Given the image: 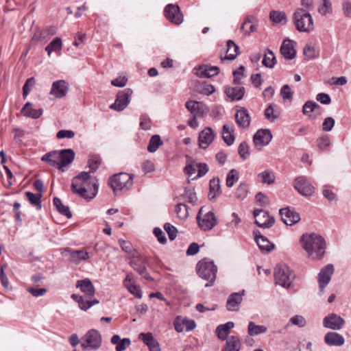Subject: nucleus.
<instances>
[{"mask_svg":"<svg viewBox=\"0 0 351 351\" xmlns=\"http://www.w3.org/2000/svg\"><path fill=\"white\" fill-rule=\"evenodd\" d=\"M75 286L77 288H79L80 291L86 296L92 297L95 293V289L92 282L88 278L77 280L76 282Z\"/></svg>","mask_w":351,"mask_h":351,"instance_id":"30","label":"nucleus"},{"mask_svg":"<svg viewBox=\"0 0 351 351\" xmlns=\"http://www.w3.org/2000/svg\"><path fill=\"white\" fill-rule=\"evenodd\" d=\"M294 274L285 264L278 265L274 270V278L276 285L289 289L292 286Z\"/></svg>","mask_w":351,"mask_h":351,"instance_id":"6","label":"nucleus"},{"mask_svg":"<svg viewBox=\"0 0 351 351\" xmlns=\"http://www.w3.org/2000/svg\"><path fill=\"white\" fill-rule=\"evenodd\" d=\"M123 282L125 287L128 289L130 293L134 295L137 298H142V293L140 287L132 282V280L129 275L127 276Z\"/></svg>","mask_w":351,"mask_h":351,"instance_id":"42","label":"nucleus"},{"mask_svg":"<svg viewBox=\"0 0 351 351\" xmlns=\"http://www.w3.org/2000/svg\"><path fill=\"white\" fill-rule=\"evenodd\" d=\"M316 143L320 149L324 150L330 146V140L327 135L323 134L317 139Z\"/></svg>","mask_w":351,"mask_h":351,"instance_id":"58","label":"nucleus"},{"mask_svg":"<svg viewBox=\"0 0 351 351\" xmlns=\"http://www.w3.org/2000/svg\"><path fill=\"white\" fill-rule=\"evenodd\" d=\"M245 291L243 290L239 293H232L230 295L227 300L226 308L230 311H237L239 309L240 304L243 300L242 296L244 295Z\"/></svg>","mask_w":351,"mask_h":351,"instance_id":"24","label":"nucleus"},{"mask_svg":"<svg viewBox=\"0 0 351 351\" xmlns=\"http://www.w3.org/2000/svg\"><path fill=\"white\" fill-rule=\"evenodd\" d=\"M62 49V41L60 38L56 37L45 47V51L49 58L53 56L59 57L61 55Z\"/></svg>","mask_w":351,"mask_h":351,"instance_id":"26","label":"nucleus"},{"mask_svg":"<svg viewBox=\"0 0 351 351\" xmlns=\"http://www.w3.org/2000/svg\"><path fill=\"white\" fill-rule=\"evenodd\" d=\"M239 53V47L231 40L227 42V55L224 58V59L233 60H234ZM223 60V58H221Z\"/></svg>","mask_w":351,"mask_h":351,"instance_id":"37","label":"nucleus"},{"mask_svg":"<svg viewBox=\"0 0 351 351\" xmlns=\"http://www.w3.org/2000/svg\"><path fill=\"white\" fill-rule=\"evenodd\" d=\"M257 178L263 184L268 185L272 184L275 182L276 177L274 173L271 170H265L257 175Z\"/></svg>","mask_w":351,"mask_h":351,"instance_id":"40","label":"nucleus"},{"mask_svg":"<svg viewBox=\"0 0 351 351\" xmlns=\"http://www.w3.org/2000/svg\"><path fill=\"white\" fill-rule=\"evenodd\" d=\"M162 141L160 136L158 134L153 135L149 142L147 146V151L150 153H154L162 145Z\"/></svg>","mask_w":351,"mask_h":351,"instance_id":"44","label":"nucleus"},{"mask_svg":"<svg viewBox=\"0 0 351 351\" xmlns=\"http://www.w3.org/2000/svg\"><path fill=\"white\" fill-rule=\"evenodd\" d=\"M101 345V337L94 329L88 330L81 339V346L86 350H97Z\"/></svg>","mask_w":351,"mask_h":351,"instance_id":"9","label":"nucleus"},{"mask_svg":"<svg viewBox=\"0 0 351 351\" xmlns=\"http://www.w3.org/2000/svg\"><path fill=\"white\" fill-rule=\"evenodd\" d=\"M188 209L189 208L186 204L179 203L175 207V212L179 219L184 220L189 217Z\"/></svg>","mask_w":351,"mask_h":351,"instance_id":"49","label":"nucleus"},{"mask_svg":"<svg viewBox=\"0 0 351 351\" xmlns=\"http://www.w3.org/2000/svg\"><path fill=\"white\" fill-rule=\"evenodd\" d=\"M270 19L276 23H281L283 21L286 22V14L283 12L271 11L269 14Z\"/></svg>","mask_w":351,"mask_h":351,"instance_id":"56","label":"nucleus"},{"mask_svg":"<svg viewBox=\"0 0 351 351\" xmlns=\"http://www.w3.org/2000/svg\"><path fill=\"white\" fill-rule=\"evenodd\" d=\"M221 193L220 181L219 178H213L210 181L208 198L212 200Z\"/></svg>","mask_w":351,"mask_h":351,"instance_id":"35","label":"nucleus"},{"mask_svg":"<svg viewBox=\"0 0 351 351\" xmlns=\"http://www.w3.org/2000/svg\"><path fill=\"white\" fill-rule=\"evenodd\" d=\"M133 91L130 88H125L119 91L114 104L110 106V108L120 112L123 110L129 104Z\"/></svg>","mask_w":351,"mask_h":351,"instance_id":"10","label":"nucleus"},{"mask_svg":"<svg viewBox=\"0 0 351 351\" xmlns=\"http://www.w3.org/2000/svg\"><path fill=\"white\" fill-rule=\"evenodd\" d=\"M317 10L322 16H326L328 14L331 13L332 3L330 0H321Z\"/></svg>","mask_w":351,"mask_h":351,"instance_id":"50","label":"nucleus"},{"mask_svg":"<svg viewBox=\"0 0 351 351\" xmlns=\"http://www.w3.org/2000/svg\"><path fill=\"white\" fill-rule=\"evenodd\" d=\"M101 160L97 156L91 157L88 160V167L90 168V172H95L101 165Z\"/></svg>","mask_w":351,"mask_h":351,"instance_id":"61","label":"nucleus"},{"mask_svg":"<svg viewBox=\"0 0 351 351\" xmlns=\"http://www.w3.org/2000/svg\"><path fill=\"white\" fill-rule=\"evenodd\" d=\"M279 213L282 221L287 226L294 225L300 220V214L289 207L280 209Z\"/></svg>","mask_w":351,"mask_h":351,"instance_id":"17","label":"nucleus"},{"mask_svg":"<svg viewBox=\"0 0 351 351\" xmlns=\"http://www.w3.org/2000/svg\"><path fill=\"white\" fill-rule=\"evenodd\" d=\"M71 298L78 303L80 308L83 311H86L92 306L90 300L85 299L82 295L73 293L71 295Z\"/></svg>","mask_w":351,"mask_h":351,"instance_id":"43","label":"nucleus"},{"mask_svg":"<svg viewBox=\"0 0 351 351\" xmlns=\"http://www.w3.org/2000/svg\"><path fill=\"white\" fill-rule=\"evenodd\" d=\"M180 197L186 202L193 204L197 200V197L193 189H185Z\"/></svg>","mask_w":351,"mask_h":351,"instance_id":"47","label":"nucleus"},{"mask_svg":"<svg viewBox=\"0 0 351 351\" xmlns=\"http://www.w3.org/2000/svg\"><path fill=\"white\" fill-rule=\"evenodd\" d=\"M75 152L71 149H62L60 152H52L45 155V162L56 167L60 171H65V167L75 158Z\"/></svg>","mask_w":351,"mask_h":351,"instance_id":"3","label":"nucleus"},{"mask_svg":"<svg viewBox=\"0 0 351 351\" xmlns=\"http://www.w3.org/2000/svg\"><path fill=\"white\" fill-rule=\"evenodd\" d=\"M295 189L302 195L311 196L314 193V187L304 176H299L294 181Z\"/></svg>","mask_w":351,"mask_h":351,"instance_id":"15","label":"nucleus"},{"mask_svg":"<svg viewBox=\"0 0 351 351\" xmlns=\"http://www.w3.org/2000/svg\"><path fill=\"white\" fill-rule=\"evenodd\" d=\"M204 213V207H202L197 216L199 227L204 231L211 230L217 224V218L212 211Z\"/></svg>","mask_w":351,"mask_h":351,"instance_id":"8","label":"nucleus"},{"mask_svg":"<svg viewBox=\"0 0 351 351\" xmlns=\"http://www.w3.org/2000/svg\"><path fill=\"white\" fill-rule=\"evenodd\" d=\"M65 252L69 255V261L76 265L82 261H86L90 258L88 252L84 250H71L68 249L65 250Z\"/></svg>","mask_w":351,"mask_h":351,"instance_id":"27","label":"nucleus"},{"mask_svg":"<svg viewBox=\"0 0 351 351\" xmlns=\"http://www.w3.org/2000/svg\"><path fill=\"white\" fill-rule=\"evenodd\" d=\"M324 340L325 343L329 346H341L345 343L344 337L336 332H327Z\"/></svg>","mask_w":351,"mask_h":351,"instance_id":"29","label":"nucleus"},{"mask_svg":"<svg viewBox=\"0 0 351 351\" xmlns=\"http://www.w3.org/2000/svg\"><path fill=\"white\" fill-rule=\"evenodd\" d=\"M133 184V177L126 173L114 175L110 179V185L114 193L118 191L128 190Z\"/></svg>","mask_w":351,"mask_h":351,"instance_id":"7","label":"nucleus"},{"mask_svg":"<svg viewBox=\"0 0 351 351\" xmlns=\"http://www.w3.org/2000/svg\"><path fill=\"white\" fill-rule=\"evenodd\" d=\"M197 271L201 278L208 281L205 287L213 285L217 271V266L213 261L208 258L199 261L197 265Z\"/></svg>","mask_w":351,"mask_h":351,"instance_id":"5","label":"nucleus"},{"mask_svg":"<svg viewBox=\"0 0 351 351\" xmlns=\"http://www.w3.org/2000/svg\"><path fill=\"white\" fill-rule=\"evenodd\" d=\"M303 53L308 60L313 59L317 56L315 49L311 45H306L304 48Z\"/></svg>","mask_w":351,"mask_h":351,"instance_id":"62","label":"nucleus"},{"mask_svg":"<svg viewBox=\"0 0 351 351\" xmlns=\"http://www.w3.org/2000/svg\"><path fill=\"white\" fill-rule=\"evenodd\" d=\"M25 194L26 198L33 206H35L38 210H40L42 208L41 193H34L27 191L25 192Z\"/></svg>","mask_w":351,"mask_h":351,"instance_id":"39","label":"nucleus"},{"mask_svg":"<svg viewBox=\"0 0 351 351\" xmlns=\"http://www.w3.org/2000/svg\"><path fill=\"white\" fill-rule=\"evenodd\" d=\"M249 146L246 142L240 143L238 148V153L243 160L247 159L250 156Z\"/></svg>","mask_w":351,"mask_h":351,"instance_id":"60","label":"nucleus"},{"mask_svg":"<svg viewBox=\"0 0 351 351\" xmlns=\"http://www.w3.org/2000/svg\"><path fill=\"white\" fill-rule=\"evenodd\" d=\"M267 328L263 325H256L254 322H250L247 326V333L250 336H256L265 333Z\"/></svg>","mask_w":351,"mask_h":351,"instance_id":"41","label":"nucleus"},{"mask_svg":"<svg viewBox=\"0 0 351 351\" xmlns=\"http://www.w3.org/2000/svg\"><path fill=\"white\" fill-rule=\"evenodd\" d=\"M194 69L196 71L195 75L199 77L210 78L218 75L219 72V68L218 66L206 64L201 65Z\"/></svg>","mask_w":351,"mask_h":351,"instance_id":"23","label":"nucleus"},{"mask_svg":"<svg viewBox=\"0 0 351 351\" xmlns=\"http://www.w3.org/2000/svg\"><path fill=\"white\" fill-rule=\"evenodd\" d=\"M253 233L255 241L261 250L269 252L274 247V245L267 238L261 235L258 230H254Z\"/></svg>","mask_w":351,"mask_h":351,"instance_id":"31","label":"nucleus"},{"mask_svg":"<svg viewBox=\"0 0 351 351\" xmlns=\"http://www.w3.org/2000/svg\"><path fill=\"white\" fill-rule=\"evenodd\" d=\"M241 343L239 339L236 336H230L226 341L222 351H239Z\"/></svg>","mask_w":351,"mask_h":351,"instance_id":"38","label":"nucleus"},{"mask_svg":"<svg viewBox=\"0 0 351 351\" xmlns=\"http://www.w3.org/2000/svg\"><path fill=\"white\" fill-rule=\"evenodd\" d=\"M215 133L210 127H206L199 134V145L202 149H206L213 141Z\"/></svg>","mask_w":351,"mask_h":351,"instance_id":"21","label":"nucleus"},{"mask_svg":"<svg viewBox=\"0 0 351 351\" xmlns=\"http://www.w3.org/2000/svg\"><path fill=\"white\" fill-rule=\"evenodd\" d=\"M69 90L68 84L64 80H58L52 84L50 95L55 98L61 99L66 96Z\"/></svg>","mask_w":351,"mask_h":351,"instance_id":"20","label":"nucleus"},{"mask_svg":"<svg viewBox=\"0 0 351 351\" xmlns=\"http://www.w3.org/2000/svg\"><path fill=\"white\" fill-rule=\"evenodd\" d=\"M139 337L148 347L157 342L151 333H141Z\"/></svg>","mask_w":351,"mask_h":351,"instance_id":"64","label":"nucleus"},{"mask_svg":"<svg viewBox=\"0 0 351 351\" xmlns=\"http://www.w3.org/2000/svg\"><path fill=\"white\" fill-rule=\"evenodd\" d=\"M164 229L167 232L169 239L171 241H173L176 239L178 232V230L176 227H174L173 226L169 223H167L164 226Z\"/></svg>","mask_w":351,"mask_h":351,"instance_id":"63","label":"nucleus"},{"mask_svg":"<svg viewBox=\"0 0 351 351\" xmlns=\"http://www.w3.org/2000/svg\"><path fill=\"white\" fill-rule=\"evenodd\" d=\"M234 324L232 322H228L224 324L218 326L216 328L217 337L221 340L228 339V335L230 329L234 328Z\"/></svg>","mask_w":351,"mask_h":351,"instance_id":"33","label":"nucleus"},{"mask_svg":"<svg viewBox=\"0 0 351 351\" xmlns=\"http://www.w3.org/2000/svg\"><path fill=\"white\" fill-rule=\"evenodd\" d=\"M334 272V267L332 264H328L321 269L318 274V282L319 291V295H322L324 292V288L330 281L332 275Z\"/></svg>","mask_w":351,"mask_h":351,"instance_id":"13","label":"nucleus"},{"mask_svg":"<svg viewBox=\"0 0 351 351\" xmlns=\"http://www.w3.org/2000/svg\"><path fill=\"white\" fill-rule=\"evenodd\" d=\"M223 141L228 145H232L234 142V130L229 124H224L221 130Z\"/></svg>","mask_w":351,"mask_h":351,"instance_id":"34","label":"nucleus"},{"mask_svg":"<svg viewBox=\"0 0 351 351\" xmlns=\"http://www.w3.org/2000/svg\"><path fill=\"white\" fill-rule=\"evenodd\" d=\"M36 84V80L34 77H30L27 79L23 87V97L24 99H26L27 96L31 91L32 88Z\"/></svg>","mask_w":351,"mask_h":351,"instance_id":"57","label":"nucleus"},{"mask_svg":"<svg viewBox=\"0 0 351 351\" xmlns=\"http://www.w3.org/2000/svg\"><path fill=\"white\" fill-rule=\"evenodd\" d=\"M248 194V186L245 183H241L237 188L235 195L236 197L243 200Z\"/></svg>","mask_w":351,"mask_h":351,"instance_id":"54","label":"nucleus"},{"mask_svg":"<svg viewBox=\"0 0 351 351\" xmlns=\"http://www.w3.org/2000/svg\"><path fill=\"white\" fill-rule=\"evenodd\" d=\"M319 105L313 101H306L302 108V113L308 116L309 118H311V112H313L314 110L319 108Z\"/></svg>","mask_w":351,"mask_h":351,"instance_id":"48","label":"nucleus"},{"mask_svg":"<svg viewBox=\"0 0 351 351\" xmlns=\"http://www.w3.org/2000/svg\"><path fill=\"white\" fill-rule=\"evenodd\" d=\"M238 180V171L234 169H231L226 176V186L228 187H232Z\"/></svg>","mask_w":351,"mask_h":351,"instance_id":"53","label":"nucleus"},{"mask_svg":"<svg viewBox=\"0 0 351 351\" xmlns=\"http://www.w3.org/2000/svg\"><path fill=\"white\" fill-rule=\"evenodd\" d=\"M165 17L170 22L179 25L183 21V15L177 5L169 4L164 10Z\"/></svg>","mask_w":351,"mask_h":351,"instance_id":"16","label":"nucleus"},{"mask_svg":"<svg viewBox=\"0 0 351 351\" xmlns=\"http://www.w3.org/2000/svg\"><path fill=\"white\" fill-rule=\"evenodd\" d=\"M272 139V134L269 130H258L254 135L253 141L256 147H262L267 145Z\"/></svg>","mask_w":351,"mask_h":351,"instance_id":"18","label":"nucleus"},{"mask_svg":"<svg viewBox=\"0 0 351 351\" xmlns=\"http://www.w3.org/2000/svg\"><path fill=\"white\" fill-rule=\"evenodd\" d=\"M174 328L178 332L184 331V328L186 331L193 330L196 327V324L193 319L186 317L178 316L174 320Z\"/></svg>","mask_w":351,"mask_h":351,"instance_id":"19","label":"nucleus"},{"mask_svg":"<svg viewBox=\"0 0 351 351\" xmlns=\"http://www.w3.org/2000/svg\"><path fill=\"white\" fill-rule=\"evenodd\" d=\"M255 18L254 16L247 17L243 23L241 29L245 31V33L250 34L256 30V25L254 24Z\"/></svg>","mask_w":351,"mask_h":351,"instance_id":"51","label":"nucleus"},{"mask_svg":"<svg viewBox=\"0 0 351 351\" xmlns=\"http://www.w3.org/2000/svg\"><path fill=\"white\" fill-rule=\"evenodd\" d=\"M235 120L240 128L243 129L248 128L250 125L251 117L247 110L245 108L238 110L235 114Z\"/></svg>","mask_w":351,"mask_h":351,"instance_id":"25","label":"nucleus"},{"mask_svg":"<svg viewBox=\"0 0 351 351\" xmlns=\"http://www.w3.org/2000/svg\"><path fill=\"white\" fill-rule=\"evenodd\" d=\"M186 108L195 117H202L207 112V108L202 102L189 101L186 103Z\"/></svg>","mask_w":351,"mask_h":351,"instance_id":"22","label":"nucleus"},{"mask_svg":"<svg viewBox=\"0 0 351 351\" xmlns=\"http://www.w3.org/2000/svg\"><path fill=\"white\" fill-rule=\"evenodd\" d=\"M293 23L300 32L310 33L314 30L312 16L303 8H298L293 15Z\"/></svg>","mask_w":351,"mask_h":351,"instance_id":"4","label":"nucleus"},{"mask_svg":"<svg viewBox=\"0 0 351 351\" xmlns=\"http://www.w3.org/2000/svg\"><path fill=\"white\" fill-rule=\"evenodd\" d=\"M53 204L57 208V210L63 215L66 216L67 218H71L72 217V214L69 210V206H64L62 201L58 198H53Z\"/></svg>","mask_w":351,"mask_h":351,"instance_id":"45","label":"nucleus"},{"mask_svg":"<svg viewBox=\"0 0 351 351\" xmlns=\"http://www.w3.org/2000/svg\"><path fill=\"white\" fill-rule=\"evenodd\" d=\"M225 93L231 100H241L245 94L243 87H226Z\"/></svg>","mask_w":351,"mask_h":351,"instance_id":"32","label":"nucleus"},{"mask_svg":"<svg viewBox=\"0 0 351 351\" xmlns=\"http://www.w3.org/2000/svg\"><path fill=\"white\" fill-rule=\"evenodd\" d=\"M71 190L84 199H91L97 193L98 183L95 179L90 178L89 173L82 172L73 178Z\"/></svg>","mask_w":351,"mask_h":351,"instance_id":"1","label":"nucleus"},{"mask_svg":"<svg viewBox=\"0 0 351 351\" xmlns=\"http://www.w3.org/2000/svg\"><path fill=\"white\" fill-rule=\"evenodd\" d=\"M42 109H34L32 106V104L29 102L26 103L24 107L22 108L21 112L25 116L28 117H31L32 119H37L40 117L42 114Z\"/></svg>","mask_w":351,"mask_h":351,"instance_id":"36","label":"nucleus"},{"mask_svg":"<svg viewBox=\"0 0 351 351\" xmlns=\"http://www.w3.org/2000/svg\"><path fill=\"white\" fill-rule=\"evenodd\" d=\"M119 243L121 249L124 252L130 255H132L133 256H136V252L135 249L133 247L132 245L129 241L123 239H119Z\"/></svg>","mask_w":351,"mask_h":351,"instance_id":"55","label":"nucleus"},{"mask_svg":"<svg viewBox=\"0 0 351 351\" xmlns=\"http://www.w3.org/2000/svg\"><path fill=\"white\" fill-rule=\"evenodd\" d=\"M276 60L274 52L269 49H267L263 60V64L268 68H273L276 64Z\"/></svg>","mask_w":351,"mask_h":351,"instance_id":"46","label":"nucleus"},{"mask_svg":"<svg viewBox=\"0 0 351 351\" xmlns=\"http://www.w3.org/2000/svg\"><path fill=\"white\" fill-rule=\"evenodd\" d=\"M302 248L308 256L313 260L322 259L326 252V241L321 235L316 233L304 234L300 239Z\"/></svg>","mask_w":351,"mask_h":351,"instance_id":"2","label":"nucleus"},{"mask_svg":"<svg viewBox=\"0 0 351 351\" xmlns=\"http://www.w3.org/2000/svg\"><path fill=\"white\" fill-rule=\"evenodd\" d=\"M346 321L340 315L332 313L323 319V326L332 330H339L344 326Z\"/></svg>","mask_w":351,"mask_h":351,"instance_id":"12","label":"nucleus"},{"mask_svg":"<svg viewBox=\"0 0 351 351\" xmlns=\"http://www.w3.org/2000/svg\"><path fill=\"white\" fill-rule=\"evenodd\" d=\"M264 115L265 119L270 121H274L279 117V112L274 108V105L270 104L265 110Z\"/></svg>","mask_w":351,"mask_h":351,"instance_id":"52","label":"nucleus"},{"mask_svg":"<svg viewBox=\"0 0 351 351\" xmlns=\"http://www.w3.org/2000/svg\"><path fill=\"white\" fill-rule=\"evenodd\" d=\"M280 53L287 60H293L296 56L294 43L291 40H285L280 47Z\"/></svg>","mask_w":351,"mask_h":351,"instance_id":"28","label":"nucleus"},{"mask_svg":"<svg viewBox=\"0 0 351 351\" xmlns=\"http://www.w3.org/2000/svg\"><path fill=\"white\" fill-rule=\"evenodd\" d=\"M145 257L136 255L132 258L130 264L135 271H136L141 276H143V278L146 280L152 281L153 278L147 271V269L145 265Z\"/></svg>","mask_w":351,"mask_h":351,"instance_id":"14","label":"nucleus"},{"mask_svg":"<svg viewBox=\"0 0 351 351\" xmlns=\"http://www.w3.org/2000/svg\"><path fill=\"white\" fill-rule=\"evenodd\" d=\"M253 214L255 218V223L260 228H269L275 223L274 217L270 215L268 212L262 209H255Z\"/></svg>","mask_w":351,"mask_h":351,"instance_id":"11","label":"nucleus"},{"mask_svg":"<svg viewBox=\"0 0 351 351\" xmlns=\"http://www.w3.org/2000/svg\"><path fill=\"white\" fill-rule=\"evenodd\" d=\"M289 323L292 325L302 328L306 326V321L302 315H296L289 319Z\"/></svg>","mask_w":351,"mask_h":351,"instance_id":"59","label":"nucleus"}]
</instances>
